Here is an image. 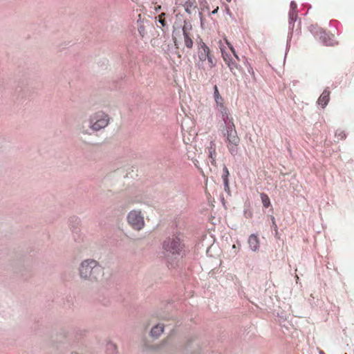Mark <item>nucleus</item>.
I'll use <instances>...</instances> for the list:
<instances>
[{
    "label": "nucleus",
    "instance_id": "nucleus-1",
    "mask_svg": "<svg viewBox=\"0 0 354 354\" xmlns=\"http://www.w3.org/2000/svg\"><path fill=\"white\" fill-rule=\"evenodd\" d=\"M222 120L225 124L222 131L225 138L227 147L232 156H236L239 152L240 138L235 128L234 119L230 115L227 117V119H222Z\"/></svg>",
    "mask_w": 354,
    "mask_h": 354
},
{
    "label": "nucleus",
    "instance_id": "nucleus-2",
    "mask_svg": "<svg viewBox=\"0 0 354 354\" xmlns=\"http://www.w3.org/2000/svg\"><path fill=\"white\" fill-rule=\"evenodd\" d=\"M80 274L82 278L97 280L104 275V272L97 261L86 260L81 264Z\"/></svg>",
    "mask_w": 354,
    "mask_h": 354
},
{
    "label": "nucleus",
    "instance_id": "nucleus-3",
    "mask_svg": "<svg viewBox=\"0 0 354 354\" xmlns=\"http://www.w3.org/2000/svg\"><path fill=\"white\" fill-rule=\"evenodd\" d=\"M198 57L197 66L201 69L204 71L212 69L216 66V59L211 54L209 48L203 41L198 46Z\"/></svg>",
    "mask_w": 354,
    "mask_h": 354
},
{
    "label": "nucleus",
    "instance_id": "nucleus-4",
    "mask_svg": "<svg viewBox=\"0 0 354 354\" xmlns=\"http://www.w3.org/2000/svg\"><path fill=\"white\" fill-rule=\"evenodd\" d=\"M165 257L169 259L170 257L179 255L183 248L180 239L173 236L165 239L162 243Z\"/></svg>",
    "mask_w": 354,
    "mask_h": 354
},
{
    "label": "nucleus",
    "instance_id": "nucleus-5",
    "mask_svg": "<svg viewBox=\"0 0 354 354\" xmlns=\"http://www.w3.org/2000/svg\"><path fill=\"white\" fill-rule=\"evenodd\" d=\"M109 121V118L107 114L102 111L96 112L91 117V128L94 131H99L106 127Z\"/></svg>",
    "mask_w": 354,
    "mask_h": 354
},
{
    "label": "nucleus",
    "instance_id": "nucleus-6",
    "mask_svg": "<svg viewBox=\"0 0 354 354\" xmlns=\"http://www.w3.org/2000/svg\"><path fill=\"white\" fill-rule=\"evenodd\" d=\"M224 40L225 44L229 47L231 53L234 55V58L231 59L225 64L227 66L231 73L234 75L237 76L239 73H241L243 72L241 66L238 64V62L240 61V58L236 53L235 49L234 48L233 46L230 43V41L226 38H224Z\"/></svg>",
    "mask_w": 354,
    "mask_h": 354
},
{
    "label": "nucleus",
    "instance_id": "nucleus-7",
    "mask_svg": "<svg viewBox=\"0 0 354 354\" xmlns=\"http://www.w3.org/2000/svg\"><path fill=\"white\" fill-rule=\"evenodd\" d=\"M214 97L216 103V109L220 113L221 119H227L231 114L228 108L225 105L224 99L221 95L216 85L214 86Z\"/></svg>",
    "mask_w": 354,
    "mask_h": 354
},
{
    "label": "nucleus",
    "instance_id": "nucleus-8",
    "mask_svg": "<svg viewBox=\"0 0 354 354\" xmlns=\"http://www.w3.org/2000/svg\"><path fill=\"white\" fill-rule=\"evenodd\" d=\"M129 224L136 230H140L145 226L144 216L138 210L131 211L127 216Z\"/></svg>",
    "mask_w": 354,
    "mask_h": 354
},
{
    "label": "nucleus",
    "instance_id": "nucleus-9",
    "mask_svg": "<svg viewBox=\"0 0 354 354\" xmlns=\"http://www.w3.org/2000/svg\"><path fill=\"white\" fill-rule=\"evenodd\" d=\"M192 29V26L189 25H184L183 27V32L184 37V43L187 48H192L193 47V40L192 38V35L189 30Z\"/></svg>",
    "mask_w": 354,
    "mask_h": 354
},
{
    "label": "nucleus",
    "instance_id": "nucleus-10",
    "mask_svg": "<svg viewBox=\"0 0 354 354\" xmlns=\"http://www.w3.org/2000/svg\"><path fill=\"white\" fill-rule=\"evenodd\" d=\"M330 91L328 89H325L321 94L318 99V104L322 108H325L330 100Z\"/></svg>",
    "mask_w": 354,
    "mask_h": 354
},
{
    "label": "nucleus",
    "instance_id": "nucleus-11",
    "mask_svg": "<svg viewBox=\"0 0 354 354\" xmlns=\"http://www.w3.org/2000/svg\"><path fill=\"white\" fill-rule=\"evenodd\" d=\"M248 244L253 251L257 250L259 248V241L258 237L254 234L250 235L248 239Z\"/></svg>",
    "mask_w": 354,
    "mask_h": 354
},
{
    "label": "nucleus",
    "instance_id": "nucleus-12",
    "mask_svg": "<svg viewBox=\"0 0 354 354\" xmlns=\"http://www.w3.org/2000/svg\"><path fill=\"white\" fill-rule=\"evenodd\" d=\"M164 326L162 324H157L152 328L151 330V336L153 337H158L163 332Z\"/></svg>",
    "mask_w": 354,
    "mask_h": 354
},
{
    "label": "nucleus",
    "instance_id": "nucleus-13",
    "mask_svg": "<svg viewBox=\"0 0 354 354\" xmlns=\"http://www.w3.org/2000/svg\"><path fill=\"white\" fill-rule=\"evenodd\" d=\"M216 156V146L215 144L212 142L210 143V147H209V157L212 159V163H213L215 161V158Z\"/></svg>",
    "mask_w": 354,
    "mask_h": 354
},
{
    "label": "nucleus",
    "instance_id": "nucleus-14",
    "mask_svg": "<svg viewBox=\"0 0 354 354\" xmlns=\"http://www.w3.org/2000/svg\"><path fill=\"white\" fill-rule=\"evenodd\" d=\"M261 199L263 207L268 208L270 205V201L268 196L265 193H262L261 194Z\"/></svg>",
    "mask_w": 354,
    "mask_h": 354
},
{
    "label": "nucleus",
    "instance_id": "nucleus-15",
    "mask_svg": "<svg viewBox=\"0 0 354 354\" xmlns=\"http://www.w3.org/2000/svg\"><path fill=\"white\" fill-rule=\"evenodd\" d=\"M221 50L223 59L225 64L227 62H228L231 59L234 58L233 54L231 55V54L227 53L226 51L224 50V49L222 47H221Z\"/></svg>",
    "mask_w": 354,
    "mask_h": 354
},
{
    "label": "nucleus",
    "instance_id": "nucleus-16",
    "mask_svg": "<svg viewBox=\"0 0 354 354\" xmlns=\"http://www.w3.org/2000/svg\"><path fill=\"white\" fill-rule=\"evenodd\" d=\"M335 137L338 140H344V138H346V136L343 130L338 129L335 132Z\"/></svg>",
    "mask_w": 354,
    "mask_h": 354
},
{
    "label": "nucleus",
    "instance_id": "nucleus-17",
    "mask_svg": "<svg viewBox=\"0 0 354 354\" xmlns=\"http://www.w3.org/2000/svg\"><path fill=\"white\" fill-rule=\"evenodd\" d=\"M229 175H230V173H229L228 169L227 168L226 166H225L223 169V175H222L223 180H228Z\"/></svg>",
    "mask_w": 354,
    "mask_h": 354
},
{
    "label": "nucleus",
    "instance_id": "nucleus-18",
    "mask_svg": "<svg viewBox=\"0 0 354 354\" xmlns=\"http://www.w3.org/2000/svg\"><path fill=\"white\" fill-rule=\"evenodd\" d=\"M165 14L164 12L161 13L158 16V21L161 24V25L164 27L166 26V21L165 19Z\"/></svg>",
    "mask_w": 354,
    "mask_h": 354
},
{
    "label": "nucleus",
    "instance_id": "nucleus-19",
    "mask_svg": "<svg viewBox=\"0 0 354 354\" xmlns=\"http://www.w3.org/2000/svg\"><path fill=\"white\" fill-rule=\"evenodd\" d=\"M297 11L296 10H290L289 12V18L291 21H295L297 19Z\"/></svg>",
    "mask_w": 354,
    "mask_h": 354
},
{
    "label": "nucleus",
    "instance_id": "nucleus-20",
    "mask_svg": "<svg viewBox=\"0 0 354 354\" xmlns=\"http://www.w3.org/2000/svg\"><path fill=\"white\" fill-rule=\"evenodd\" d=\"M107 351H111V354H113L116 351V346L113 343H109L107 344Z\"/></svg>",
    "mask_w": 354,
    "mask_h": 354
},
{
    "label": "nucleus",
    "instance_id": "nucleus-21",
    "mask_svg": "<svg viewBox=\"0 0 354 354\" xmlns=\"http://www.w3.org/2000/svg\"><path fill=\"white\" fill-rule=\"evenodd\" d=\"M223 183H224V190L230 194V185H229V180H223Z\"/></svg>",
    "mask_w": 354,
    "mask_h": 354
},
{
    "label": "nucleus",
    "instance_id": "nucleus-22",
    "mask_svg": "<svg viewBox=\"0 0 354 354\" xmlns=\"http://www.w3.org/2000/svg\"><path fill=\"white\" fill-rule=\"evenodd\" d=\"M195 0H187V1L185 3L187 6L186 10L188 11V7H192L193 2H194Z\"/></svg>",
    "mask_w": 354,
    "mask_h": 354
},
{
    "label": "nucleus",
    "instance_id": "nucleus-23",
    "mask_svg": "<svg viewBox=\"0 0 354 354\" xmlns=\"http://www.w3.org/2000/svg\"><path fill=\"white\" fill-rule=\"evenodd\" d=\"M296 8H297V4L294 2V1H292L290 3V10H296Z\"/></svg>",
    "mask_w": 354,
    "mask_h": 354
},
{
    "label": "nucleus",
    "instance_id": "nucleus-24",
    "mask_svg": "<svg viewBox=\"0 0 354 354\" xmlns=\"http://www.w3.org/2000/svg\"><path fill=\"white\" fill-rule=\"evenodd\" d=\"M272 223L273 225H274L275 227H277V225L275 223V219H274V217H272Z\"/></svg>",
    "mask_w": 354,
    "mask_h": 354
},
{
    "label": "nucleus",
    "instance_id": "nucleus-25",
    "mask_svg": "<svg viewBox=\"0 0 354 354\" xmlns=\"http://www.w3.org/2000/svg\"><path fill=\"white\" fill-rule=\"evenodd\" d=\"M248 72L250 73H254L253 69L250 67V68L248 70Z\"/></svg>",
    "mask_w": 354,
    "mask_h": 354
},
{
    "label": "nucleus",
    "instance_id": "nucleus-26",
    "mask_svg": "<svg viewBox=\"0 0 354 354\" xmlns=\"http://www.w3.org/2000/svg\"><path fill=\"white\" fill-rule=\"evenodd\" d=\"M161 8V6H158L157 7H156L155 10L156 11H158V10H160Z\"/></svg>",
    "mask_w": 354,
    "mask_h": 354
},
{
    "label": "nucleus",
    "instance_id": "nucleus-27",
    "mask_svg": "<svg viewBox=\"0 0 354 354\" xmlns=\"http://www.w3.org/2000/svg\"><path fill=\"white\" fill-rule=\"evenodd\" d=\"M218 8H216L214 11H212V13L213 14H215L217 12V10H218Z\"/></svg>",
    "mask_w": 354,
    "mask_h": 354
},
{
    "label": "nucleus",
    "instance_id": "nucleus-28",
    "mask_svg": "<svg viewBox=\"0 0 354 354\" xmlns=\"http://www.w3.org/2000/svg\"><path fill=\"white\" fill-rule=\"evenodd\" d=\"M73 354H77V353H73Z\"/></svg>",
    "mask_w": 354,
    "mask_h": 354
}]
</instances>
